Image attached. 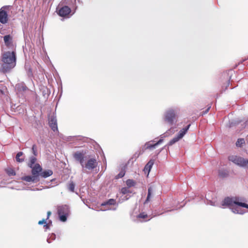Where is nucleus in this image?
Masks as SVG:
<instances>
[{
	"mask_svg": "<svg viewBox=\"0 0 248 248\" xmlns=\"http://www.w3.org/2000/svg\"><path fill=\"white\" fill-rule=\"evenodd\" d=\"M218 175L221 177H225L228 175V174L225 171L219 170L218 172Z\"/></svg>",
	"mask_w": 248,
	"mask_h": 248,
	"instance_id": "nucleus-28",
	"label": "nucleus"
},
{
	"mask_svg": "<svg viewBox=\"0 0 248 248\" xmlns=\"http://www.w3.org/2000/svg\"><path fill=\"white\" fill-rule=\"evenodd\" d=\"M229 160L233 163L243 167L248 166V160L241 157L236 155H230L228 157Z\"/></svg>",
	"mask_w": 248,
	"mask_h": 248,
	"instance_id": "nucleus-5",
	"label": "nucleus"
},
{
	"mask_svg": "<svg viewBox=\"0 0 248 248\" xmlns=\"http://www.w3.org/2000/svg\"><path fill=\"white\" fill-rule=\"evenodd\" d=\"M73 156L75 160L79 162L82 168H86L88 170H93L97 166V162L95 158L89 159L86 163H84V154L80 152H77L74 153Z\"/></svg>",
	"mask_w": 248,
	"mask_h": 248,
	"instance_id": "nucleus-3",
	"label": "nucleus"
},
{
	"mask_svg": "<svg viewBox=\"0 0 248 248\" xmlns=\"http://www.w3.org/2000/svg\"><path fill=\"white\" fill-rule=\"evenodd\" d=\"M230 78H231V77H229L228 79L227 80L226 83L225 84V90H226L227 89V87L229 85Z\"/></svg>",
	"mask_w": 248,
	"mask_h": 248,
	"instance_id": "nucleus-32",
	"label": "nucleus"
},
{
	"mask_svg": "<svg viewBox=\"0 0 248 248\" xmlns=\"http://www.w3.org/2000/svg\"><path fill=\"white\" fill-rule=\"evenodd\" d=\"M27 89V87L26 86H23V90H26Z\"/></svg>",
	"mask_w": 248,
	"mask_h": 248,
	"instance_id": "nucleus-37",
	"label": "nucleus"
},
{
	"mask_svg": "<svg viewBox=\"0 0 248 248\" xmlns=\"http://www.w3.org/2000/svg\"><path fill=\"white\" fill-rule=\"evenodd\" d=\"M147 217V215L144 213H140L138 216V218H145Z\"/></svg>",
	"mask_w": 248,
	"mask_h": 248,
	"instance_id": "nucleus-31",
	"label": "nucleus"
},
{
	"mask_svg": "<svg viewBox=\"0 0 248 248\" xmlns=\"http://www.w3.org/2000/svg\"><path fill=\"white\" fill-rule=\"evenodd\" d=\"M67 187L69 191L73 192H74L75 185L73 181H71L69 183Z\"/></svg>",
	"mask_w": 248,
	"mask_h": 248,
	"instance_id": "nucleus-20",
	"label": "nucleus"
},
{
	"mask_svg": "<svg viewBox=\"0 0 248 248\" xmlns=\"http://www.w3.org/2000/svg\"><path fill=\"white\" fill-rule=\"evenodd\" d=\"M124 175H125V171L122 170L121 172H120V173L118 175H117L115 176V178L117 179L122 178L124 176Z\"/></svg>",
	"mask_w": 248,
	"mask_h": 248,
	"instance_id": "nucleus-27",
	"label": "nucleus"
},
{
	"mask_svg": "<svg viewBox=\"0 0 248 248\" xmlns=\"http://www.w3.org/2000/svg\"><path fill=\"white\" fill-rule=\"evenodd\" d=\"M155 162V160L153 159H151L145 165L144 171L145 172L149 173L151 170V168H152L153 165H154Z\"/></svg>",
	"mask_w": 248,
	"mask_h": 248,
	"instance_id": "nucleus-14",
	"label": "nucleus"
},
{
	"mask_svg": "<svg viewBox=\"0 0 248 248\" xmlns=\"http://www.w3.org/2000/svg\"><path fill=\"white\" fill-rule=\"evenodd\" d=\"M46 219H43L42 220H40L39 222H38V224L39 225H42V224H46Z\"/></svg>",
	"mask_w": 248,
	"mask_h": 248,
	"instance_id": "nucleus-33",
	"label": "nucleus"
},
{
	"mask_svg": "<svg viewBox=\"0 0 248 248\" xmlns=\"http://www.w3.org/2000/svg\"><path fill=\"white\" fill-rule=\"evenodd\" d=\"M177 114L175 110L170 109L166 111L164 115V120L170 125H172L177 120Z\"/></svg>",
	"mask_w": 248,
	"mask_h": 248,
	"instance_id": "nucleus-4",
	"label": "nucleus"
},
{
	"mask_svg": "<svg viewBox=\"0 0 248 248\" xmlns=\"http://www.w3.org/2000/svg\"><path fill=\"white\" fill-rule=\"evenodd\" d=\"M71 12V9L67 6H64L61 8L58 12L60 16L64 17L68 16Z\"/></svg>",
	"mask_w": 248,
	"mask_h": 248,
	"instance_id": "nucleus-9",
	"label": "nucleus"
},
{
	"mask_svg": "<svg viewBox=\"0 0 248 248\" xmlns=\"http://www.w3.org/2000/svg\"><path fill=\"white\" fill-rule=\"evenodd\" d=\"M53 174V171L51 170H47L42 171L40 173V176L43 178L48 177Z\"/></svg>",
	"mask_w": 248,
	"mask_h": 248,
	"instance_id": "nucleus-15",
	"label": "nucleus"
},
{
	"mask_svg": "<svg viewBox=\"0 0 248 248\" xmlns=\"http://www.w3.org/2000/svg\"><path fill=\"white\" fill-rule=\"evenodd\" d=\"M37 159L34 156H31L30 157L29 162L28 163V166L29 167H32V166L34 165L35 163L36 162Z\"/></svg>",
	"mask_w": 248,
	"mask_h": 248,
	"instance_id": "nucleus-18",
	"label": "nucleus"
},
{
	"mask_svg": "<svg viewBox=\"0 0 248 248\" xmlns=\"http://www.w3.org/2000/svg\"><path fill=\"white\" fill-rule=\"evenodd\" d=\"M22 180L28 182H37L39 181V179L37 178L36 176L32 175V176H26L22 178Z\"/></svg>",
	"mask_w": 248,
	"mask_h": 248,
	"instance_id": "nucleus-12",
	"label": "nucleus"
},
{
	"mask_svg": "<svg viewBox=\"0 0 248 248\" xmlns=\"http://www.w3.org/2000/svg\"><path fill=\"white\" fill-rule=\"evenodd\" d=\"M8 33L7 30L2 24H0V33L1 34H4Z\"/></svg>",
	"mask_w": 248,
	"mask_h": 248,
	"instance_id": "nucleus-23",
	"label": "nucleus"
},
{
	"mask_svg": "<svg viewBox=\"0 0 248 248\" xmlns=\"http://www.w3.org/2000/svg\"><path fill=\"white\" fill-rule=\"evenodd\" d=\"M116 203V201L113 199H110L106 202L101 203V206H105L106 205H114Z\"/></svg>",
	"mask_w": 248,
	"mask_h": 248,
	"instance_id": "nucleus-17",
	"label": "nucleus"
},
{
	"mask_svg": "<svg viewBox=\"0 0 248 248\" xmlns=\"http://www.w3.org/2000/svg\"><path fill=\"white\" fill-rule=\"evenodd\" d=\"M44 228L46 229V230H47V229H48L49 227V225L48 224H46V223L44 225Z\"/></svg>",
	"mask_w": 248,
	"mask_h": 248,
	"instance_id": "nucleus-34",
	"label": "nucleus"
},
{
	"mask_svg": "<svg viewBox=\"0 0 248 248\" xmlns=\"http://www.w3.org/2000/svg\"><path fill=\"white\" fill-rule=\"evenodd\" d=\"M126 184L128 187H131L134 186L136 184V183L134 180L132 179H128L126 181Z\"/></svg>",
	"mask_w": 248,
	"mask_h": 248,
	"instance_id": "nucleus-22",
	"label": "nucleus"
},
{
	"mask_svg": "<svg viewBox=\"0 0 248 248\" xmlns=\"http://www.w3.org/2000/svg\"><path fill=\"white\" fill-rule=\"evenodd\" d=\"M23 153L22 152H18L16 155V160L17 162H22L24 161V158H20V157L21 156L23 155Z\"/></svg>",
	"mask_w": 248,
	"mask_h": 248,
	"instance_id": "nucleus-19",
	"label": "nucleus"
},
{
	"mask_svg": "<svg viewBox=\"0 0 248 248\" xmlns=\"http://www.w3.org/2000/svg\"><path fill=\"white\" fill-rule=\"evenodd\" d=\"M51 213L50 211H48L47 212V217L46 219L48 218V217H49V216L51 215Z\"/></svg>",
	"mask_w": 248,
	"mask_h": 248,
	"instance_id": "nucleus-35",
	"label": "nucleus"
},
{
	"mask_svg": "<svg viewBox=\"0 0 248 248\" xmlns=\"http://www.w3.org/2000/svg\"><path fill=\"white\" fill-rule=\"evenodd\" d=\"M2 63L0 64V71L4 73L9 72L16 65V55L15 51H6L2 55Z\"/></svg>",
	"mask_w": 248,
	"mask_h": 248,
	"instance_id": "nucleus-1",
	"label": "nucleus"
},
{
	"mask_svg": "<svg viewBox=\"0 0 248 248\" xmlns=\"http://www.w3.org/2000/svg\"><path fill=\"white\" fill-rule=\"evenodd\" d=\"M5 7H3L0 9V24H5L8 22V16L7 13L5 11Z\"/></svg>",
	"mask_w": 248,
	"mask_h": 248,
	"instance_id": "nucleus-7",
	"label": "nucleus"
},
{
	"mask_svg": "<svg viewBox=\"0 0 248 248\" xmlns=\"http://www.w3.org/2000/svg\"><path fill=\"white\" fill-rule=\"evenodd\" d=\"M32 153L35 156H36L37 155V149H36V146L34 144L33 145L32 147Z\"/></svg>",
	"mask_w": 248,
	"mask_h": 248,
	"instance_id": "nucleus-30",
	"label": "nucleus"
},
{
	"mask_svg": "<svg viewBox=\"0 0 248 248\" xmlns=\"http://www.w3.org/2000/svg\"><path fill=\"white\" fill-rule=\"evenodd\" d=\"M162 139H160L155 144H151L150 142H147L145 145V149H152L153 148H155L157 145L160 144L163 141Z\"/></svg>",
	"mask_w": 248,
	"mask_h": 248,
	"instance_id": "nucleus-13",
	"label": "nucleus"
},
{
	"mask_svg": "<svg viewBox=\"0 0 248 248\" xmlns=\"http://www.w3.org/2000/svg\"><path fill=\"white\" fill-rule=\"evenodd\" d=\"M6 171L9 176H15L16 175V172L13 169H7Z\"/></svg>",
	"mask_w": 248,
	"mask_h": 248,
	"instance_id": "nucleus-21",
	"label": "nucleus"
},
{
	"mask_svg": "<svg viewBox=\"0 0 248 248\" xmlns=\"http://www.w3.org/2000/svg\"><path fill=\"white\" fill-rule=\"evenodd\" d=\"M30 168H31L32 175L36 176L37 178H39V176H40V173L42 171V168L40 164L36 163Z\"/></svg>",
	"mask_w": 248,
	"mask_h": 248,
	"instance_id": "nucleus-8",
	"label": "nucleus"
},
{
	"mask_svg": "<svg viewBox=\"0 0 248 248\" xmlns=\"http://www.w3.org/2000/svg\"><path fill=\"white\" fill-rule=\"evenodd\" d=\"M152 188L151 187H149L148 190V195L146 200L145 202H148L150 201V197L152 192Z\"/></svg>",
	"mask_w": 248,
	"mask_h": 248,
	"instance_id": "nucleus-25",
	"label": "nucleus"
},
{
	"mask_svg": "<svg viewBox=\"0 0 248 248\" xmlns=\"http://www.w3.org/2000/svg\"><path fill=\"white\" fill-rule=\"evenodd\" d=\"M210 108H211V107H208V108L206 109V111H205V112L204 113V114H205V113H206L207 112H208V111H209V110L210 109Z\"/></svg>",
	"mask_w": 248,
	"mask_h": 248,
	"instance_id": "nucleus-36",
	"label": "nucleus"
},
{
	"mask_svg": "<svg viewBox=\"0 0 248 248\" xmlns=\"http://www.w3.org/2000/svg\"><path fill=\"white\" fill-rule=\"evenodd\" d=\"M242 200L238 197L226 198L223 205H227L232 207V211L235 213L241 214L239 211L238 207L241 206L248 208V204L243 202Z\"/></svg>",
	"mask_w": 248,
	"mask_h": 248,
	"instance_id": "nucleus-2",
	"label": "nucleus"
},
{
	"mask_svg": "<svg viewBox=\"0 0 248 248\" xmlns=\"http://www.w3.org/2000/svg\"><path fill=\"white\" fill-rule=\"evenodd\" d=\"M3 40L5 46L10 48L13 46V37L10 35H6L3 37Z\"/></svg>",
	"mask_w": 248,
	"mask_h": 248,
	"instance_id": "nucleus-11",
	"label": "nucleus"
},
{
	"mask_svg": "<svg viewBox=\"0 0 248 248\" xmlns=\"http://www.w3.org/2000/svg\"><path fill=\"white\" fill-rule=\"evenodd\" d=\"M74 0L75 2L76 1V0Z\"/></svg>",
	"mask_w": 248,
	"mask_h": 248,
	"instance_id": "nucleus-38",
	"label": "nucleus"
},
{
	"mask_svg": "<svg viewBox=\"0 0 248 248\" xmlns=\"http://www.w3.org/2000/svg\"><path fill=\"white\" fill-rule=\"evenodd\" d=\"M69 212V209L66 205L59 206L58 208V214L60 219L62 222H65L67 220Z\"/></svg>",
	"mask_w": 248,
	"mask_h": 248,
	"instance_id": "nucleus-6",
	"label": "nucleus"
},
{
	"mask_svg": "<svg viewBox=\"0 0 248 248\" xmlns=\"http://www.w3.org/2000/svg\"><path fill=\"white\" fill-rule=\"evenodd\" d=\"M190 126V124H189L186 127L183 128L182 129H181L178 135H177V136L180 139L182 138L183 137V136L186 134V133L188 129H189Z\"/></svg>",
	"mask_w": 248,
	"mask_h": 248,
	"instance_id": "nucleus-16",
	"label": "nucleus"
},
{
	"mask_svg": "<svg viewBox=\"0 0 248 248\" xmlns=\"http://www.w3.org/2000/svg\"><path fill=\"white\" fill-rule=\"evenodd\" d=\"M49 125L53 131L58 130L57 122L56 117L52 116L49 119Z\"/></svg>",
	"mask_w": 248,
	"mask_h": 248,
	"instance_id": "nucleus-10",
	"label": "nucleus"
},
{
	"mask_svg": "<svg viewBox=\"0 0 248 248\" xmlns=\"http://www.w3.org/2000/svg\"><path fill=\"white\" fill-rule=\"evenodd\" d=\"M245 143V140L243 139H239L237 140L236 145L237 146H241L243 144Z\"/></svg>",
	"mask_w": 248,
	"mask_h": 248,
	"instance_id": "nucleus-26",
	"label": "nucleus"
},
{
	"mask_svg": "<svg viewBox=\"0 0 248 248\" xmlns=\"http://www.w3.org/2000/svg\"><path fill=\"white\" fill-rule=\"evenodd\" d=\"M180 139L178 136L174 137L173 139L170 141V142L168 143V145L171 146L173 145L174 143L178 141Z\"/></svg>",
	"mask_w": 248,
	"mask_h": 248,
	"instance_id": "nucleus-24",
	"label": "nucleus"
},
{
	"mask_svg": "<svg viewBox=\"0 0 248 248\" xmlns=\"http://www.w3.org/2000/svg\"><path fill=\"white\" fill-rule=\"evenodd\" d=\"M129 192H130V191H129L128 188H127V187H123L121 189V193L123 194H126Z\"/></svg>",
	"mask_w": 248,
	"mask_h": 248,
	"instance_id": "nucleus-29",
	"label": "nucleus"
}]
</instances>
